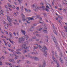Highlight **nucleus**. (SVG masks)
Segmentation results:
<instances>
[{
	"label": "nucleus",
	"instance_id": "1",
	"mask_svg": "<svg viewBox=\"0 0 67 67\" xmlns=\"http://www.w3.org/2000/svg\"><path fill=\"white\" fill-rule=\"evenodd\" d=\"M38 47H39V49L41 50V51H42V52L44 53V56L46 57L47 56V54H46L47 52L46 50H46H47V49L46 47L45 46H44L43 47V48H42V47H41V46L40 45H39L38 46Z\"/></svg>",
	"mask_w": 67,
	"mask_h": 67
},
{
	"label": "nucleus",
	"instance_id": "2",
	"mask_svg": "<svg viewBox=\"0 0 67 67\" xmlns=\"http://www.w3.org/2000/svg\"><path fill=\"white\" fill-rule=\"evenodd\" d=\"M25 40V37H21L19 39V42L20 43H23Z\"/></svg>",
	"mask_w": 67,
	"mask_h": 67
},
{
	"label": "nucleus",
	"instance_id": "3",
	"mask_svg": "<svg viewBox=\"0 0 67 67\" xmlns=\"http://www.w3.org/2000/svg\"><path fill=\"white\" fill-rule=\"evenodd\" d=\"M52 59L53 60V62H55L56 64H57V67H59V65L58 63V61H57L56 59L55 58L54 56H52Z\"/></svg>",
	"mask_w": 67,
	"mask_h": 67
},
{
	"label": "nucleus",
	"instance_id": "4",
	"mask_svg": "<svg viewBox=\"0 0 67 67\" xmlns=\"http://www.w3.org/2000/svg\"><path fill=\"white\" fill-rule=\"evenodd\" d=\"M7 19L9 22L12 21V19L10 18V16L8 15H7Z\"/></svg>",
	"mask_w": 67,
	"mask_h": 67
},
{
	"label": "nucleus",
	"instance_id": "5",
	"mask_svg": "<svg viewBox=\"0 0 67 67\" xmlns=\"http://www.w3.org/2000/svg\"><path fill=\"white\" fill-rule=\"evenodd\" d=\"M53 40L54 41L55 44V45H56L57 47V45H58V44H57V41H56V39L55 38H54L53 39Z\"/></svg>",
	"mask_w": 67,
	"mask_h": 67
},
{
	"label": "nucleus",
	"instance_id": "6",
	"mask_svg": "<svg viewBox=\"0 0 67 67\" xmlns=\"http://www.w3.org/2000/svg\"><path fill=\"white\" fill-rule=\"evenodd\" d=\"M21 15L23 16L22 18L23 21H25V19L24 18H25V15L23 14H21Z\"/></svg>",
	"mask_w": 67,
	"mask_h": 67
},
{
	"label": "nucleus",
	"instance_id": "7",
	"mask_svg": "<svg viewBox=\"0 0 67 67\" xmlns=\"http://www.w3.org/2000/svg\"><path fill=\"white\" fill-rule=\"evenodd\" d=\"M30 58H32V59L34 58V59L35 60H38V58L35 57H30Z\"/></svg>",
	"mask_w": 67,
	"mask_h": 67
},
{
	"label": "nucleus",
	"instance_id": "8",
	"mask_svg": "<svg viewBox=\"0 0 67 67\" xmlns=\"http://www.w3.org/2000/svg\"><path fill=\"white\" fill-rule=\"evenodd\" d=\"M22 47L23 49H25V44H23L22 46Z\"/></svg>",
	"mask_w": 67,
	"mask_h": 67
},
{
	"label": "nucleus",
	"instance_id": "9",
	"mask_svg": "<svg viewBox=\"0 0 67 67\" xmlns=\"http://www.w3.org/2000/svg\"><path fill=\"white\" fill-rule=\"evenodd\" d=\"M33 16L32 17V18L29 17L27 18V19H28V20H34V19H33Z\"/></svg>",
	"mask_w": 67,
	"mask_h": 67
},
{
	"label": "nucleus",
	"instance_id": "10",
	"mask_svg": "<svg viewBox=\"0 0 67 67\" xmlns=\"http://www.w3.org/2000/svg\"><path fill=\"white\" fill-rule=\"evenodd\" d=\"M21 31L22 33L24 35H25V31L24 30H23L22 29L21 30Z\"/></svg>",
	"mask_w": 67,
	"mask_h": 67
},
{
	"label": "nucleus",
	"instance_id": "11",
	"mask_svg": "<svg viewBox=\"0 0 67 67\" xmlns=\"http://www.w3.org/2000/svg\"><path fill=\"white\" fill-rule=\"evenodd\" d=\"M57 30V29H56V28H55L53 30V32L54 33H55V34H56V35H57V32H56V30Z\"/></svg>",
	"mask_w": 67,
	"mask_h": 67
},
{
	"label": "nucleus",
	"instance_id": "12",
	"mask_svg": "<svg viewBox=\"0 0 67 67\" xmlns=\"http://www.w3.org/2000/svg\"><path fill=\"white\" fill-rule=\"evenodd\" d=\"M6 64V65H9L10 66H12V64L11 63H8V62H6L5 63Z\"/></svg>",
	"mask_w": 67,
	"mask_h": 67
},
{
	"label": "nucleus",
	"instance_id": "13",
	"mask_svg": "<svg viewBox=\"0 0 67 67\" xmlns=\"http://www.w3.org/2000/svg\"><path fill=\"white\" fill-rule=\"evenodd\" d=\"M25 36H26L25 38L26 39V40H28L27 39H28V38H29V37L27 35H26Z\"/></svg>",
	"mask_w": 67,
	"mask_h": 67
},
{
	"label": "nucleus",
	"instance_id": "14",
	"mask_svg": "<svg viewBox=\"0 0 67 67\" xmlns=\"http://www.w3.org/2000/svg\"><path fill=\"white\" fill-rule=\"evenodd\" d=\"M36 9L35 10V11H38V7H35Z\"/></svg>",
	"mask_w": 67,
	"mask_h": 67
},
{
	"label": "nucleus",
	"instance_id": "15",
	"mask_svg": "<svg viewBox=\"0 0 67 67\" xmlns=\"http://www.w3.org/2000/svg\"><path fill=\"white\" fill-rule=\"evenodd\" d=\"M35 51L36 52V53L34 52V53H33V52H32L31 54H33V55H36V54H37V52H36V51Z\"/></svg>",
	"mask_w": 67,
	"mask_h": 67
},
{
	"label": "nucleus",
	"instance_id": "16",
	"mask_svg": "<svg viewBox=\"0 0 67 67\" xmlns=\"http://www.w3.org/2000/svg\"><path fill=\"white\" fill-rule=\"evenodd\" d=\"M59 60L60 61L61 63H64L63 61V60L61 59V58H60Z\"/></svg>",
	"mask_w": 67,
	"mask_h": 67
},
{
	"label": "nucleus",
	"instance_id": "17",
	"mask_svg": "<svg viewBox=\"0 0 67 67\" xmlns=\"http://www.w3.org/2000/svg\"><path fill=\"white\" fill-rule=\"evenodd\" d=\"M9 60L10 62H12V63H13V61H14V59H13L12 60L10 59V60Z\"/></svg>",
	"mask_w": 67,
	"mask_h": 67
},
{
	"label": "nucleus",
	"instance_id": "18",
	"mask_svg": "<svg viewBox=\"0 0 67 67\" xmlns=\"http://www.w3.org/2000/svg\"><path fill=\"white\" fill-rule=\"evenodd\" d=\"M15 57L14 58L15 59H18V58L17 57H18V56L17 55H15Z\"/></svg>",
	"mask_w": 67,
	"mask_h": 67
},
{
	"label": "nucleus",
	"instance_id": "19",
	"mask_svg": "<svg viewBox=\"0 0 67 67\" xmlns=\"http://www.w3.org/2000/svg\"><path fill=\"white\" fill-rule=\"evenodd\" d=\"M41 8H42V9H43V10H45V7L44 6H42L41 7Z\"/></svg>",
	"mask_w": 67,
	"mask_h": 67
},
{
	"label": "nucleus",
	"instance_id": "20",
	"mask_svg": "<svg viewBox=\"0 0 67 67\" xmlns=\"http://www.w3.org/2000/svg\"><path fill=\"white\" fill-rule=\"evenodd\" d=\"M22 49H17L16 50V51H17L18 52V51H22Z\"/></svg>",
	"mask_w": 67,
	"mask_h": 67
},
{
	"label": "nucleus",
	"instance_id": "21",
	"mask_svg": "<svg viewBox=\"0 0 67 67\" xmlns=\"http://www.w3.org/2000/svg\"><path fill=\"white\" fill-rule=\"evenodd\" d=\"M16 54H21V52H20L18 51H17V52L16 53Z\"/></svg>",
	"mask_w": 67,
	"mask_h": 67
},
{
	"label": "nucleus",
	"instance_id": "22",
	"mask_svg": "<svg viewBox=\"0 0 67 67\" xmlns=\"http://www.w3.org/2000/svg\"><path fill=\"white\" fill-rule=\"evenodd\" d=\"M26 21L27 22V23H29V24L30 23V22H31V21H30L26 20Z\"/></svg>",
	"mask_w": 67,
	"mask_h": 67
},
{
	"label": "nucleus",
	"instance_id": "23",
	"mask_svg": "<svg viewBox=\"0 0 67 67\" xmlns=\"http://www.w3.org/2000/svg\"><path fill=\"white\" fill-rule=\"evenodd\" d=\"M12 6H11V7L13 8V9H15V7L14 5H12Z\"/></svg>",
	"mask_w": 67,
	"mask_h": 67
},
{
	"label": "nucleus",
	"instance_id": "24",
	"mask_svg": "<svg viewBox=\"0 0 67 67\" xmlns=\"http://www.w3.org/2000/svg\"><path fill=\"white\" fill-rule=\"evenodd\" d=\"M45 10H46V11H47V12H48V11H49V10H48V9L47 8H46V9H44Z\"/></svg>",
	"mask_w": 67,
	"mask_h": 67
},
{
	"label": "nucleus",
	"instance_id": "25",
	"mask_svg": "<svg viewBox=\"0 0 67 67\" xmlns=\"http://www.w3.org/2000/svg\"><path fill=\"white\" fill-rule=\"evenodd\" d=\"M36 16L37 17V18H39L40 17V15H36Z\"/></svg>",
	"mask_w": 67,
	"mask_h": 67
},
{
	"label": "nucleus",
	"instance_id": "26",
	"mask_svg": "<svg viewBox=\"0 0 67 67\" xmlns=\"http://www.w3.org/2000/svg\"><path fill=\"white\" fill-rule=\"evenodd\" d=\"M43 32L45 33H48V31L46 30H44Z\"/></svg>",
	"mask_w": 67,
	"mask_h": 67
},
{
	"label": "nucleus",
	"instance_id": "27",
	"mask_svg": "<svg viewBox=\"0 0 67 67\" xmlns=\"http://www.w3.org/2000/svg\"><path fill=\"white\" fill-rule=\"evenodd\" d=\"M7 25H10V26H12V25H11V23H10V22Z\"/></svg>",
	"mask_w": 67,
	"mask_h": 67
},
{
	"label": "nucleus",
	"instance_id": "28",
	"mask_svg": "<svg viewBox=\"0 0 67 67\" xmlns=\"http://www.w3.org/2000/svg\"><path fill=\"white\" fill-rule=\"evenodd\" d=\"M38 48V47H36V46H35L34 47V49H37Z\"/></svg>",
	"mask_w": 67,
	"mask_h": 67
},
{
	"label": "nucleus",
	"instance_id": "29",
	"mask_svg": "<svg viewBox=\"0 0 67 67\" xmlns=\"http://www.w3.org/2000/svg\"><path fill=\"white\" fill-rule=\"evenodd\" d=\"M43 14L45 16H46V14L45 13H43Z\"/></svg>",
	"mask_w": 67,
	"mask_h": 67
},
{
	"label": "nucleus",
	"instance_id": "30",
	"mask_svg": "<svg viewBox=\"0 0 67 67\" xmlns=\"http://www.w3.org/2000/svg\"><path fill=\"white\" fill-rule=\"evenodd\" d=\"M1 58H2V59H3L5 58V57H4L2 56V57Z\"/></svg>",
	"mask_w": 67,
	"mask_h": 67
},
{
	"label": "nucleus",
	"instance_id": "31",
	"mask_svg": "<svg viewBox=\"0 0 67 67\" xmlns=\"http://www.w3.org/2000/svg\"><path fill=\"white\" fill-rule=\"evenodd\" d=\"M26 63H27V64H30V62L29 61H27V60L26 61Z\"/></svg>",
	"mask_w": 67,
	"mask_h": 67
},
{
	"label": "nucleus",
	"instance_id": "32",
	"mask_svg": "<svg viewBox=\"0 0 67 67\" xmlns=\"http://www.w3.org/2000/svg\"><path fill=\"white\" fill-rule=\"evenodd\" d=\"M24 50L23 51V53L24 54L25 53V49H24Z\"/></svg>",
	"mask_w": 67,
	"mask_h": 67
},
{
	"label": "nucleus",
	"instance_id": "33",
	"mask_svg": "<svg viewBox=\"0 0 67 67\" xmlns=\"http://www.w3.org/2000/svg\"><path fill=\"white\" fill-rule=\"evenodd\" d=\"M19 62H21V60H19V61L18 60L17 62V63H18V64H19V63H20Z\"/></svg>",
	"mask_w": 67,
	"mask_h": 67
},
{
	"label": "nucleus",
	"instance_id": "34",
	"mask_svg": "<svg viewBox=\"0 0 67 67\" xmlns=\"http://www.w3.org/2000/svg\"><path fill=\"white\" fill-rule=\"evenodd\" d=\"M67 10V9H64L63 10V11L64 12H66V10Z\"/></svg>",
	"mask_w": 67,
	"mask_h": 67
},
{
	"label": "nucleus",
	"instance_id": "35",
	"mask_svg": "<svg viewBox=\"0 0 67 67\" xmlns=\"http://www.w3.org/2000/svg\"><path fill=\"white\" fill-rule=\"evenodd\" d=\"M59 23H60V24H62V21H61V20H59Z\"/></svg>",
	"mask_w": 67,
	"mask_h": 67
},
{
	"label": "nucleus",
	"instance_id": "36",
	"mask_svg": "<svg viewBox=\"0 0 67 67\" xmlns=\"http://www.w3.org/2000/svg\"><path fill=\"white\" fill-rule=\"evenodd\" d=\"M29 49V47H26L25 48L26 51V49Z\"/></svg>",
	"mask_w": 67,
	"mask_h": 67
},
{
	"label": "nucleus",
	"instance_id": "37",
	"mask_svg": "<svg viewBox=\"0 0 67 67\" xmlns=\"http://www.w3.org/2000/svg\"><path fill=\"white\" fill-rule=\"evenodd\" d=\"M22 0H18L19 2V3H21V1H22Z\"/></svg>",
	"mask_w": 67,
	"mask_h": 67
},
{
	"label": "nucleus",
	"instance_id": "38",
	"mask_svg": "<svg viewBox=\"0 0 67 67\" xmlns=\"http://www.w3.org/2000/svg\"><path fill=\"white\" fill-rule=\"evenodd\" d=\"M36 36H38V37H40V35L38 34H37L36 35Z\"/></svg>",
	"mask_w": 67,
	"mask_h": 67
},
{
	"label": "nucleus",
	"instance_id": "39",
	"mask_svg": "<svg viewBox=\"0 0 67 67\" xmlns=\"http://www.w3.org/2000/svg\"><path fill=\"white\" fill-rule=\"evenodd\" d=\"M8 46L9 47H11V44H9Z\"/></svg>",
	"mask_w": 67,
	"mask_h": 67
},
{
	"label": "nucleus",
	"instance_id": "40",
	"mask_svg": "<svg viewBox=\"0 0 67 67\" xmlns=\"http://www.w3.org/2000/svg\"><path fill=\"white\" fill-rule=\"evenodd\" d=\"M46 8H47H47H48V9H49V7L47 5Z\"/></svg>",
	"mask_w": 67,
	"mask_h": 67
},
{
	"label": "nucleus",
	"instance_id": "41",
	"mask_svg": "<svg viewBox=\"0 0 67 67\" xmlns=\"http://www.w3.org/2000/svg\"><path fill=\"white\" fill-rule=\"evenodd\" d=\"M25 11L27 12H29V10H28L26 9H25Z\"/></svg>",
	"mask_w": 67,
	"mask_h": 67
},
{
	"label": "nucleus",
	"instance_id": "42",
	"mask_svg": "<svg viewBox=\"0 0 67 67\" xmlns=\"http://www.w3.org/2000/svg\"><path fill=\"white\" fill-rule=\"evenodd\" d=\"M32 28H30V29H29V30L30 31H33V30H32Z\"/></svg>",
	"mask_w": 67,
	"mask_h": 67
},
{
	"label": "nucleus",
	"instance_id": "43",
	"mask_svg": "<svg viewBox=\"0 0 67 67\" xmlns=\"http://www.w3.org/2000/svg\"><path fill=\"white\" fill-rule=\"evenodd\" d=\"M42 30V28H41L40 29H39V31H41Z\"/></svg>",
	"mask_w": 67,
	"mask_h": 67
},
{
	"label": "nucleus",
	"instance_id": "44",
	"mask_svg": "<svg viewBox=\"0 0 67 67\" xmlns=\"http://www.w3.org/2000/svg\"><path fill=\"white\" fill-rule=\"evenodd\" d=\"M14 21H15V22L16 23H18V20H15Z\"/></svg>",
	"mask_w": 67,
	"mask_h": 67
},
{
	"label": "nucleus",
	"instance_id": "45",
	"mask_svg": "<svg viewBox=\"0 0 67 67\" xmlns=\"http://www.w3.org/2000/svg\"><path fill=\"white\" fill-rule=\"evenodd\" d=\"M33 39H36V37H33Z\"/></svg>",
	"mask_w": 67,
	"mask_h": 67
},
{
	"label": "nucleus",
	"instance_id": "46",
	"mask_svg": "<svg viewBox=\"0 0 67 67\" xmlns=\"http://www.w3.org/2000/svg\"><path fill=\"white\" fill-rule=\"evenodd\" d=\"M14 14L15 16H16L17 15L16 14V13H14Z\"/></svg>",
	"mask_w": 67,
	"mask_h": 67
},
{
	"label": "nucleus",
	"instance_id": "47",
	"mask_svg": "<svg viewBox=\"0 0 67 67\" xmlns=\"http://www.w3.org/2000/svg\"><path fill=\"white\" fill-rule=\"evenodd\" d=\"M36 41H40V39H36Z\"/></svg>",
	"mask_w": 67,
	"mask_h": 67
},
{
	"label": "nucleus",
	"instance_id": "48",
	"mask_svg": "<svg viewBox=\"0 0 67 67\" xmlns=\"http://www.w3.org/2000/svg\"><path fill=\"white\" fill-rule=\"evenodd\" d=\"M40 4H41V5H44V4L43 3H40Z\"/></svg>",
	"mask_w": 67,
	"mask_h": 67
},
{
	"label": "nucleus",
	"instance_id": "49",
	"mask_svg": "<svg viewBox=\"0 0 67 67\" xmlns=\"http://www.w3.org/2000/svg\"><path fill=\"white\" fill-rule=\"evenodd\" d=\"M19 22L20 23H22V22H21L20 20H19Z\"/></svg>",
	"mask_w": 67,
	"mask_h": 67
},
{
	"label": "nucleus",
	"instance_id": "50",
	"mask_svg": "<svg viewBox=\"0 0 67 67\" xmlns=\"http://www.w3.org/2000/svg\"><path fill=\"white\" fill-rule=\"evenodd\" d=\"M55 56H57V54L56 52L55 53Z\"/></svg>",
	"mask_w": 67,
	"mask_h": 67
},
{
	"label": "nucleus",
	"instance_id": "51",
	"mask_svg": "<svg viewBox=\"0 0 67 67\" xmlns=\"http://www.w3.org/2000/svg\"><path fill=\"white\" fill-rule=\"evenodd\" d=\"M60 55L61 56H63V54H62V53H60Z\"/></svg>",
	"mask_w": 67,
	"mask_h": 67
},
{
	"label": "nucleus",
	"instance_id": "52",
	"mask_svg": "<svg viewBox=\"0 0 67 67\" xmlns=\"http://www.w3.org/2000/svg\"><path fill=\"white\" fill-rule=\"evenodd\" d=\"M16 9L17 10H19V8L18 7H17Z\"/></svg>",
	"mask_w": 67,
	"mask_h": 67
},
{
	"label": "nucleus",
	"instance_id": "53",
	"mask_svg": "<svg viewBox=\"0 0 67 67\" xmlns=\"http://www.w3.org/2000/svg\"><path fill=\"white\" fill-rule=\"evenodd\" d=\"M40 43L41 44V43H43V41H41L40 42Z\"/></svg>",
	"mask_w": 67,
	"mask_h": 67
},
{
	"label": "nucleus",
	"instance_id": "54",
	"mask_svg": "<svg viewBox=\"0 0 67 67\" xmlns=\"http://www.w3.org/2000/svg\"><path fill=\"white\" fill-rule=\"evenodd\" d=\"M32 41V39H29V41L31 42V41Z\"/></svg>",
	"mask_w": 67,
	"mask_h": 67
},
{
	"label": "nucleus",
	"instance_id": "55",
	"mask_svg": "<svg viewBox=\"0 0 67 67\" xmlns=\"http://www.w3.org/2000/svg\"><path fill=\"white\" fill-rule=\"evenodd\" d=\"M32 6L33 7H35V4H34L32 5Z\"/></svg>",
	"mask_w": 67,
	"mask_h": 67
},
{
	"label": "nucleus",
	"instance_id": "56",
	"mask_svg": "<svg viewBox=\"0 0 67 67\" xmlns=\"http://www.w3.org/2000/svg\"><path fill=\"white\" fill-rule=\"evenodd\" d=\"M5 8H6V9H7V6L6 5H5Z\"/></svg>",
	"mask_w": 67,
	"mask_h": 67
},
{
	"label": "nucleus",
	"instance_id": "57",
	"mask_svg": "<svg viewBox=\"0 0 67 67\" xmlns=\"http://www.w3.org/2000/svg\"><path fill=\"white\" fill-rule=\"evenodd\" d=\"M2 40L4 42H5V40L4 39H3Z\"/></svg>",
	"mask_w": 67,
	"mask_h": 67
},
{
	"label": "nucleus",
	"instance_id": "58",
	"mask_svg": "<svg viewBox=\"0 0 67 67\" xmlns=\"http://www.w3.org/2000/svg\"><path fill=\"white\" fill-rule=\"evenodd\" d=\"M6 34H7V35L8 34V32H7V31H6Z\"/></svg>",
	"mask_w": 67,
	"mask_h": 67
},
{
	"label": "nucleus",
	"instance_id": "59",
	"mask_svg": "<svg viewBox=\"0 0 67 67\" xmlns=\"http://www.w3.org/2000/svg\"><path fill=\"white\" fill-rule=\"evenodd\" d=\"M28 43V41H27L26 42V44H27Z\"/></svg>",
	"mask_w": 67,
	"mask_h": 67
},
{
	"label": "nucleus",
	"instance_id": "60",
	"mask_svg": "<svg viewBox=\"0 0 67 67\" xmlns=\"http://www.w3.org/2000/svg\"><path fill=\"white\" fill-rule=\"evenodd\" d=\"M9 10L10 11H12V9H11L10 8H9Z\"/></svg>",
	"mask_w": 67,
	"mask_h": 67
},
{
	"label": "nucleus",
	"instance_id": "61",
	"mask_svg": "<svg viewBox=\"0 0 67 67\" xmlns=\"http://www.w3.org/2000/svg\"><path fill=\"white\" fill-rule=\"evenodd\" d=\"M28 12H31V10H28Z\"/></svg>",
	"mask_w": 67,
	"mask_h": 67
},
{
	"label": "nucleus",
	"instance_id": "62",
	"mask_svg": "<svg viewBox=\"0 0 67 67\" xmlns=\"http://www.w3.org/2000/svg\"><path fill=\"white\" fill-rule=\"evenodd\" d=\"M4 43L5 45H7V43H6V42H5Z\"/></svg>",
	"mask_w": 67,
	"mask_h": 67
},
{
	"label": "nucleus",
	"instance_id": "63",
	"mask_svg": "<svg viewBox=\"0 0 67 67\" xmlns=\"http://www.w3.org/2000/svg\"><path fill=\"white\" fill-rule=\"evenodd\" d=\"M16 34L18 35H19V32H17Z\"/></svg>",
	"mask_w": 67,
	"mask_h": 67
},
{
	"label": "nucleus",
	"instance_id": "64",
	"mask_svg": "<svg viewBox=\"0 0 67 67\" xmlns=\"http://www.w3.org/2000/svg\"><path fill=\"white\" fill-rule=\"evenodd\" d=\"M39 67H42V66H41V65H40L39 66Z\"/></svg>",
	"mask_w": 67,
	"mask_h": 67
}]
</instances>
